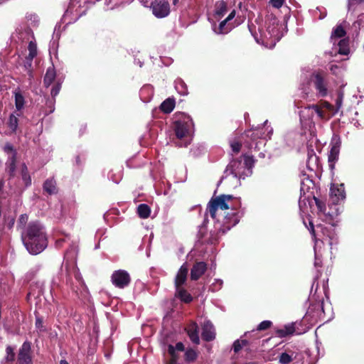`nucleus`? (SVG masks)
I'll return each instance as SVG.
<instances>
[{"instance_id":"f257e3e1","label":"nucleus","mask_w":364,"mask_h":364,"mask_svg":"<svg viewBox=\"0 0 364 364\" xmlns=\"http://www.w3.org/2000/svg\"><path fill=\"white\" fill-rule=\"evenodd\" d=\"M230 210L231 213H227L225 215L223 224H221L219 220L215 224V228L217 230V235L209 238V242L215 243L218 240V235H224L227 231L230 230L232 227L238 224L241 215L240 213L236 210V207L234 202V197L230 195H220L219 196H214L209 200L206 212L209 213L213 219H215L218 210Z\"/></svg>"},{"instance_id":"69168bd1","label":"nucleus","mask_w":364,"mask_h":364,"mask_svg":"<svg viewBox=\"0 0 364 364\" xmlns=\"http://www.w3.org/2000/svg\"><path fill=\"white\" fill-rule=\"evenodd\" d=\"M176 362H173V358H171V360H170V362H169V364H176Z\"/></svg>"},{"instance_id":"4be33fe9","label":"nucleus","mask_w":364,"mask_h":364,"mask_svg":"<svg viewBox=\"0 0 364 364\" xmlns=\"http://www.w3.org/2000/svg\"><path fill=\"white\" fill-rule=\"evenodd\" d=\"M331 196L335 198L334 202H339L340 200L345 198V188L343 184L337 187L331 188Z\"/></svg>"},{"instance_id":"423d86ee","label":"nucleus","mask_w":364,"mask_h":364,"mask_svg":"<svg viewBox=\"0 0 364 364\" xmlns=\"http://www.w3.org/2000/svg\"><path fill=\"white\" fill-rule=\"evenodd\" d=\"M150 8L152 14L157 18L166 17L171 11L170 4L167 0H153Z\"/></svg>"},{"instance_id":"20e7f679","label":"nucleus","mask_w":364,"mask_h":364,"mask_svg":"<svg viewBox=\"0 0 364 364\" xmlns=\"http://www.w3.org/2000/svg\"><path fill=\"white\" fill-rule=\"evenodd\" d=\"M17 364H33L32 343L26 341L17 353Z\"/></svg>"},{"instance_id":"13d9d810","label":"nucleus","mask_w":364,"mask_h":364,"mask_svg":"<svg viewBox=\"0 0 364 364\" xmlns=\"http://www.w3.org/2000/svg\"><path fill=\"white\" fill-rule=\"evenodd\" d=\"M315 265L316 267H321L322 265L321 259L316 257Z\"/></svg>"},{"instance_id":"5701e85b","label":"nucleus","mask_w":364,"mask_h":364,"mask_svg":"<svg viewBox=\"0 0 364 364\" xmlns=\"http://www.w3.org/2000/svg\"><path fill=\"white\" fill-rule=\"evenodd\" d=\"M43 191L50 194H55L58 192L56 186V181L53 178H49L45 181L43 186Z\"/></svg>"},{"instance_id":"ea45409f","label":"nucleus","mask_w":364,"mask_h":364,"mask_svg":"<svg viewBox=\"0 0 364 364\" xmlns=\"http://www.w3.org/2000/svg\"><path fill=\"white\" fill-rule=\"evenodd\" d=\"M248 341L246 340L239 341L237 340L233 342V351L235 353H239L241 350L242 346H247Z\"/></svg>"},{"instance_id":"2eb2a0df","label":"nucleus","mask_w":364,"mask_h":364,"mask_svg":"<svg viewBox=\"0 0 364 364\" xmlns=\"http://www.w3.org/2000/svg\"><path fill=\"white\" fill-rule=\"evenodd\" d=\"M341 142H335L331 149L328 154V161L330 163L331 168H333L336 161L338 160L340 154Z\"/></svg>"},{"instance_id":"a878e982","label":"nucleus","mask_w":364,"mask_h":364,"mask_svg":"<svg viewBox=\"0 0 364 364\" xmlns=\"http://www.w3.org/2000/svg\"><path fill=\"white\" fill-rule=\"evenodd\" d=\"M294 353L292 351H290V353L286 352L282 353L279 358V362L281 364H289L292 362L294 358H296V355L294 356Z\"/></svg>"},{"instance_id":"603ef678","label":"nucleus","mask_w":364,"mask_h":364,"mask_svg":"<svg viewBox=\"0 0 364 364\" xmlns=\"http://www.w3.org/2000/svg\"><path fill=\"white\" fill-rule=\"evenodd\" d=\"M176 350L178 351H184L185 350V346L182 342H177L175 346Z\"/></svg>"},{"instance_id":"e2e57ef3","label":"nucleus","mask_w":364,"mask_h":364,"mask_svg":"<svg viewBox=\"0 0 364 364\" xmlns=\"http://www.w3.org/2000/svg\"><path fill=\"white\" fill-rule=\"evenodd\" d=\"M75 159H76L77 164L80 165V164H81V162H80V156H77Z\"/></svg>"},{"instance_id":"e433bc0d","label":"nucleus","mask_w":364,"mask_h":364,"mask_svg":"<svg viewBox=\"0 0 364 364\" xmlns=\"http://www.w3.org/2000/svg\"><path fill=\"white\" fill-rule=\"evenodd\" d=\"M346 31L344 27L341 25L337 26L333 30L331 37L332 38H342L346 36Z\"/></svg>"},{"instance_id":"a19ab883","label":"nucleus","mask_w":364,"mask_h":364,"mask_svg":"<svg viewBox=\"0 0 364 364\" xmlns=\"http://www.w3.org/2000/svg\"><path fill=\"white\" fill-rule=\"evenodd\" d=\"M272 325V321L264 320L257 325V331H265L271 328Z\"/></svg>"},{"instance_id":"c85d7f7f","label":"nucleus","mask_w":364,"mask_h":364,"mask_svg":"<svg viewBox=\"0 0 364 364\" xmlns=\"http://www.w3.org/2000/svg\"><path fill=\"white\" fill-rule=\"evenodd\" d=\"M198 358V353L193 348H187L185 351V360L187 363L194 362Z\"/></svg>"},{"instance_id":"0eeeda50","label":"nucleus","mask_w":364,"mask_h":364,"mask_svg":"<svg viewBox=\"0 0 364 364\" xmlns=\"http://www.w3.org/2000/svg\"><path fill=\"white\" fill-rule=\"evenodd\" d=\"M264 134L265 132L263 131L262 127H257L256 129L246 131L245 135L250 140V141L248 142L249 148L257 149L258 144L262 143V141H258V140H262Z\"/></svg>"},{"instance_id":"9b49d317","label":"nucleus","mask_w":364,"mask_h":364,"mask_svg":"<svg viewBox=\"0 0 364 364\" xmlns=\"http://www.w3.org/2000/svg\"><path fill=\"white\" fill-rule=\"evenodd\" d=\"M208 269L207 264L204 262H196L191 269V280L197 281L202 275L205 274Z\"/></svg>"},{"instance_id":"c9c22d12","label":"nucleus","mask_w":364,"mask_h":364,"mask_svg":"<svg viewBox=\"0 0 364 364\" xmlns=\"http://www.w3.org/2000/svg\"><path fill=\"white\" fill-rule=\"evenodd\" d=\"M315 202H316V206L318 210L319 213L326 214V203L325 201L321 200V198H316V196H313Z\"/></svg>"},{"instance_id":"f8f14e48","label":"nucleus","mask_w":364,"mask_h":364,"mask_svg":"<svg viewBox=\"0 0 364 364\" xmlns=\"http://www.w3.org/2000/svg\"><path fill=\"white\" fill-rule=\"evenodd\" d=\"M18 157H16L15 154L11 155L7 158L5 164V171L8 175V180H11L15 177L17 169Z\"/></svg>"},{"instance_id":"f03ea898","label":"nucleus","mask_w":364,"mask_h":364,"mask_svg":"<svg viewBox=\"0 0 364 364\" xmlns=\"http://www.w3.org/2000/svg\"><path fill=\"white\" fill-rule=\"evenodd\" d=\"M21 241L31 255L41 253L48 242L44 227L38 221H31L27 225L21 233Z\"/></svg>"},{"instance_id":"c756f323","label":"nucleus","mask_w":364,"mask_h":364,"mask_svg":"<svg viewBox=\"0 0 364 364\" xmlns=\"http://www.w3.org/2000/svg\"><path fill=\"white\" fill-rule=\"evenodd\" d=\"M18 119L16 115L11 114L9 116V119L8 121V126L12 132H16L18 128Z\"/></svg>"},{"instance_id":"bb28decb","label":"nucleus","mask_w":364,"mask_h":364,"mask_svg":"<svg viewBox=\"0 0 364 364\" xmlns=\"http://www.w3.org/2000/svg\"><path fill=\"white\" fill-rule=\"evenodd\" d=\"M6 356L4 358L6 363H12L14 362L16 358V353L14 348L11 346H7L6 348Z\"/></svg>"},{"instance_id":"2f4dec72","label":"nucleus","mask_w":364,"mask_h":364,"mask_svg":"<svg viewBox=\"0 0 364 364\" xmlns=\"http://www.w3.org/2000/svg\"><path fill=\"white\" fill-rule=\"evenodd\" d=\"M176 89L181 95H183V96H186V95L188 93V87L186 85L185 82L181 80L176 82Z\"/></svg>"},{"instance_id":"bf43d9fd","label":"nucleus","mask_w":364,"mask_h":364,"mask_svg":"<svg viewBox=\"0 0 364 364\" xmlns=\"http://www.w3.org/2000/svg\"><path fill=\"white\" fill-rule=\"evenodd\" d=\"M4 181L3 179H0V194L2 192L3 188L4 186Z\"/></svg>"},{"instance_id":"3c124183","label":"nucleus","mask_w":364,"mask_h":364,"mask_svg":"<svg viewBox=\"0 0 364 364\" xmlns=\"http://www.w3.org/2000/svg\"><path fill=\"white\" fill-rule=\"evenodd\" d=\"M28 220V215L26 214H21L18 220V225H25Z\"/></svg>"},{"instance_id":"79ce46f5","label":"nucleus","mask_w":364,"mask_h":364,"mask_svg":"<svg viewBox=\"0 0 364 364\" xmlns=\"http://www.w3.org/2000/svg\"><path fill=\"white\" fill-rule=\"evenodd\" d=\"M36 328L41 331H46V326L43 325V319L38 315H36Z\"/></svg>"},{"instance_id":"8fccbe9b","label":"nucleus","mask_w":364,"mask_h":364,"mask_svg":"<svg viewBox=\"0 0 364 364\" xmlns=\"http://www.w3.org/2000/svg\"><path fill=\"white\" fill-rule=\"evenodd\" d=\"M329 240H328V244L330 246L333 245V243L337 241V237L335 233V231L333 230H331L330 235H328Z\"/></svg>"},{"instance_id":"473e14b6","label":"nucleus","mask_w":364,"mask_h":364,"mask_svg":"<svg viewBox=\"0 0 364 364\" xmlns=\"http://www.w3.org/2000/svg\"><path fill=\"white\" fill-rule=\"evenodd\" d=\"M28 54L27 56L29 58H35L37 55V46L35 41H31L28 45Z\"/></svg>"},{"instance_id":"37998d69","label":"nucleus","mask_w":364,"mask_h":364,"mask_svg":"<svg viewBox=\"0 0 364 364\" xmlns=\"http://www.w3.org/2000/svg\"><path fill=\"white\" fill-rule=\"evenodd\" d=\"M21 310L18 309L14 308L11 309V316L14 318H15L16 325L18 326L21 323L20 315L21 314Z\"/></svg>"},{"instance_id":"f3484780","label":"nucleus","mask_w":364,"mask_h":364,"mask_svg":"<svg viewBox=\"0 0 364 364\" xmlns=\"http://www.w3.org/2000/svg\"><path fill=\"white\" fill-rule=\"evenodd\" d=\"M176 102L173 98L168 97L160 105V110L164 114H170L174 109Z\"/></svg>"},{"instance_id":"4d7b16f0","label":"nucleus","mask_w":364,"mask_h":364,"mask_svg":"<svg viewBox=\"0 0 364 364\" xmlns=\"http://www.w3.org/2000/svg\"><path fill=\"white\" fill-rule=\"evenodd\" d=\"M364 3V0H349V4L351 5Z\"/></svg>"},{"instance_id":"4468645a","label":"nucleus","mask_w":364,"mask_h":364,"mask_svg":"<svg viewBox=\"0 0 364 364\" xmlns=\"http://www.w3.org/2000/svg\"><path fill=\"white\" fill-rule=\"evenodd\" d=\"M187 335L195 345H199L200 336L198 326L196 321H193L191 324L188 325L185 328Z\"/></svg>"},{"instance_id":"4c0bfd02","label":"nucleus","mask_w":364,"mask_h":364,"mask_svg":"<svg viewBox=\"0 0 364 364\" xmlns=\"http://www.w3.org/2000/svg\"><path fill=\"white\" fill-rule=\"evenodd\" d=\"M33 58H29V57H27V55H26V60H25L24 65H23L24 70L27 72V74L30 77H33V75H32V73H33L32 61H33Z\"/></svg>"},{"instance_id":"a211bd4d","label":"nucleus","mask_w":364,"mask_h":364,"mask_svg":"<svg viewBox=\"0 0 364 364\" xmlns=\"http://www.w3.org/2000/svg\"><path fill=\"white\" fill-rule=\"evenodd\" d=\"M21 180L23 182L25 187L27 188L31 186L32 185V178L29 173L28 166L25 163L21 164Z\"/></svg>"},{"instance_id":"39448f33","label":"nucleus","mask_w":364,"mask_h":364,"mask_svg":"<svg viewBox=\"0 0 364 364\" xmlns=\"http://www.w3.org/2000/svg\"><path fill=\"white\" fill-rule=\"evenodd\" d=\"M111 280L114 286L122 289L129 286L131 282V277L127 271L118 269L113 272Z\"/></svg>"},{"instance_id":"7ed1b4c3","label":"nucleus","mask_w":364,"mask_h":364,"mask_svg":"<svg viewBox=\"0 0 364 364\" xmlns=\"http://www.w3.org/2000/svg\"><path fill=\"white\" fill-rule=\"evenodd\" d=\"M194 124L190 115L183 112H178L174 114L173 121V130L176 136L179 140L176 142V146L179 147H186L190 142L186 141H181L183 138L190 136L193 129Z\"/></svg>"},{"instance_id":"b1692460","label":"nucleus","mask_w":364,"mask_h":364,"mask_svg":"<svg viewBox=\"0 0 364 364\" xmlns=\"http://www.w3.org/2000/svg\"><path fill=\"white\" fill-rule=\"evenodd\" d=\"M228 11V4L224 0H220L215 4V15L218 17L223 16Z\"/></svg>"},{"instance_id":"49530a36","label":"nucleus","mask_w":364,"mask_h":364,"mask_svg":"<svg viewBox=\"0 0 364 364\" xmlns=\"http://www.w3.org/2000/svg\"><path fill=\"white\" fill-rule=\"evenodd\" d=\"M284 3H285V0H270L269 1V4H271V6L275 9L282 8V6L284 4Z\"/></svg>"},{"instance_id":"09e8293b","label":"nucleus","mask_w":364,"mask_h":364,"mask_svg":"<svg viewBox=\"0 0 364 364\" xmlns=\"http://www.w3.org/2000/svg\"><path fill=\"white\" fill-rule=\"evenodd\" d=\"M230 146L234 153H239L242 147V144L239 141H233L230 144Z\"/></svg>"},{"instance_id":"412c9836","label":"nucleus","mask_w":364,"mask_h":364,"mask_svg":"<svg viewBox=\"0 0 364 364\" xmlns=\"http://www.w3.org/2000/svg\"><path fill=\"white\" fill-rule=\"evenodd\" d=\"M176 296L178 297L181 301L186 304L191 303L193 301L192 295L185 289H183V287H179L178 289H176Z\"/></svg>"},{"instance_id":"052dcab7","label":"nucleus","mask_w":364,"mask_h":364,"mask_svg":"<svg viewBox=\"0 0 364 364\" xmlns=\"http://www.w3.org/2000/svg\"><path fill=\"white\" fill-rule=\"evenodd\" d=\"M60 364H70L65 359H61L60 361Z\"/></svg>"},{"instance_id":"58836bf2","label":"nucleus","mask_w":364,"mask_h":364,"mask_svg":"<svg viewBox=\"0 0 364 364\" xmlns=\"http://www.w3.org/2000/svg\"><path fill=\"white\" fill-rule=\"evenodd\" d=\"M4 152L6 154H11L14 155L15 154L16 157H18V151L16 150L13 144L10 142H6L2 148Z\"/></svg>"},{"instance_id":"6ab92c4d","label":"nucleus","mask_w":364,"mask_h":364,"mask_svg":"<svg viewBox=\"0 0 364 364\" xmlns=\"http://www.w3.org/2000/svg\"><path fill=\"white\" fill-rule=\"evenodd\" d=\"M235 26L233 22H230L225 18L220 22L219 26L218 29H215V32L217 33H228L232 31Z\"/></svg>"},{"instance_id":"9d476101","label":"nucleus","mask_w":364,"mask_h":364,"mask_svg":"<svg viewBox=\"0 0 364 364\" xmlns=\"http://www.w3.org/2000/svg\"><path fill=\"white\" fill-rule=\"evenodd\" d=\"M201 337L203 341L207 342L214 341L215 328L210 321H205L202 326Z\"/></svg>"},{"instance_id":"0e129e2a","label":"nucleus","mask_w":364,"mask_h":364,"mask_svg":"<svg viewBox=\"0 0 364 364\" xmlns=\"http://www.w3.org/2000/svg\"><path fill=\"white\" fill-rule=\"evenodd\" d=\"M26 33L28 35H30V33H32V30H31V29H26Z\"/></svg>"},{"instance_id":"dca6fc26","label":"nucleus","mask_w":364,"mask_h":364,"mask_svg":"<svg viewBox=\"0 0 364 364\" xmlns=\"http://www.w3.org/2000/svg\"><path fill=\"white\" fill-rule=\"evenodd\" d=\"M56 78V70L53 65H50L47 68L46 71V75L43 78V84L48 87L50 86L51 83H53Z\"/></svg>"},{"instance_id":"864d4df0","label":"nucleus","mask_w":364,"mask_h":364,"mask_svg":"<svg viewBox=\"0 0 364 364\" xmlns=\"http://www.w3.org/2000/svg\"><path fill=\"white\" fill-rule=\"evenodd\" d=\"M321 106L323 108H326L329 110H333V105L328 102H323L321 103Z\"/></svg>"},{"instance_id":"cd10ccee","label":"nucleus","mask_w":364,"mask_h":364,"mask_svg":"<svg viewBox=\"0 0 364 364\" xmlns=\"http://www.w3.org/2000/svg\"><path fill=\"white\" fill-rule=\"evenodd\" d=\"M25 104V99L21 92H15V105L17 110H21Z\"/></svg>"},{"instance_id":"1a4fd4ad","label":"nucleus","mask_w":364,"mask_h":364,"mask_svg":"<svg viewBox=\"0 0 364 364\" xmlns=\"http://www.w3.org/2000/svg\"><path fill=\"white\" fill-rule=\"evenodd\" d=\"M244 169V165L241 159H234L228 164L225 173L231 174L235 177L239 176Z\"/></svg>"},{"instance_id":"72a5a7b5","label":"nucleus","mask_w":364,"mask_h":364,"mask_svg":"<svg viewBox=\"0 0 364 364\" xmlns=\"http://www.w3.org/2000/svg\"><path fill=\"white\" fill-rule=\"evenodd\" d=\"M243 160V168L245 167L247 169H250L254 166L255 159L253 156H250V155L248 154H244Z\"/></svg>"},{"instance_id":"393cba45","label":"nucleus","mask_w":364,"mask_h":364,"mask_svg":"<svg viewBox=\"0 0 364 364\" xmlns=\"http://www.w3.org/2000/svg\"><path fill=\"white\" fill-rule=\"evenodd\" d=\"M136 213L140 218L146 219L151 214V208L146 203H141L136 208Z\"/></svg>"},{"instance_id":"a18cd8bd","label":"nucleus","mask_w":364,"mask_h":364,"mask_svg":"<svg viewBox=\"0 0 364 364\" xmlns=\"http://www.w3.org/2000/svg\"><path fill=\"white\" fill-rule=\"evenodd\" d=\"M60 91V84H56L54 85L50 90V95L53 98V102H55V97Z\"/></svg>"},{"instance_id":"774afa93","label":"nucleus","mask_w":364,"mask_h":364,"mask_svg":"<svg viewBox=\"0 0 364 364\" xmlns=\"http://www.w3.org/2000/svg\"><path fill=\"white\" fill-rule=\"evenodd\" d=\"M259 155H262V157H264V154H263V153H259Z\"/></svg>"},{"instance_id":"680f3d73","label":"nucleus","mask_w":364,"mask_h":364,"mask_svg":"<svg viewBox=\"0 0 364 364\" xmlns=\"http://www.w3.org/2000/svg\"><path fill=\"white\" fill-rule=\"evenodd\" d=\"M363 21H364V15L358 16V21L362 22Z\"/></svg>"},{"instance_id":"ddd939ff","label":"nucleus","mask_w":364,"mask_h":364,"mask_svg":"<svg viewBox=\"0 0 364 364\" xmlns=\"http://www.w3.org/2000/svg\"><path fill=\"white\" fill-rule=\"evenodd\" d=\"M188 272V267L187 264L185 263L181 265L176 275V279L174 282L176 289H178L179 287H181L182 285L185 284L186 281L187 279Z\"/></svg>"},{"instance_id":"5fc2aeb1","label":"nucleus","mask_w":364,"mask_h":364,"mask_svg":"<svg viewBox=\"0 0 364 364\" xmlns=\"http://www.w3.org/2000/svg\"><path fill=\"white\" fill-rule=\"evenodd\" d=\"M236 14L235 10H232L231 13H230L228 16L226 17V19L230 22V21L233 20Z\"/></svg>"},{"instance_id":"338daca9","label":"nucleus","mask_w":364,"mask_h":364,"mask_svg":"<svg viewBox=\"0 0 364 364\" xmlns=\"http://www.w3.org/2000/svg\"><path fill=\"white\" fill-rule=\"evenodd\" d=\"M178 2V0H173V4H176Z\"/></svg>"},{"instance_id":"6e6552de","label":"nucleus","mask_w":364,"mask_h":364,"mask_svg":"<svg viewBox=\"0 0 364 364\" xmlns=\"http://www.w3.org/2000/svg\"><path fill=\"white\" fill-rule=\"evenodd\" d=\"M313 82L318 96L321 97H326L328 90L326 87V82L323 74L319 73V72L315 74L314 75Z\"/></svg>"},{"instance_id":"c03bdc74","label":"nucleus","mask_w":364,"mask_h":364,"mask_svg":"<svg viewBox=\"0 0 364 364\" xmlns=\"http://www.w3.org/2000/svg\"><path fill=\"white\" fill-rule=\"evenodd\" d=\"M168 353L171 355V358H173V362H177V360L178 358V354L176 353V348L172 345L168 346Z\"/></svg>"},{"instance_id":"de8ad7c7","label":"nucleus","mask_w":364,"mask_h":364,"mask_svg":"<svg viewBox=\"0 0 364 364\" xmlns=\"http://www.w3.org/2000/svg\"><path fill=\"white\" fill-rule=\"evenodd\" d=\"M343 93H342V92L338 93V97L336 99V102H335L336 107V111H338L339 109H341L342 102H343Z\"/></svg>"},{"instance_id":"aec40b11","label":"nucleus","mask_w":364,"mask_h":364,"mask_svg":"<svg viewBox=\"0 0 364 364\" xmlns=\"http://www.w3.org/2000/svg\"><path fill=\"white\" fill-rule=\"evenodd\" d=\"M296 328L294 323L287 324L284 326V328L277 329L275 333L278 337L284 338L287 336H291L295 332Z\"/></svg>"},{"instance_id":"7c9ffc66","label":"nucleus","mask_w":364,"mask_h":364,"mask_svg":"<svg viewBox=\"0 0 364 364\" xmlns=\"http://www.w3.org/2000/svg\"><path fill=\"white\" fill-rule=\"evenodd\" d=\"M338 46L340 54L348 55L350 53L348 40H345V38L341 40L338 43Z\"/></svg>"},{"instance_id":"f704fd0d","label":"nucleus","mask_w":364,"mask_h":364,"mask_svg":"<svg viewBox=\"0 0 364 364\" xmlns=\"http://www.w3.org/2000/svg\"><path fill=\"white\" fill-rule=\"evenodd\" d=\"M309 109H312L314 112L318 114L320 119H324L326 117V114L323 110V107L321 105L314 104L308 106Z\"/></svg>"},{"instance_id":"6e6d98bb","label":"nucleus","mask_w":364,"mask_h":364,"mask_svg":"<svg viewBox=\"0 0 364 364\" xmlns=\"http://www.w3.org/2000/svg\"><path fill=\"white\" fill-rule=\"evenodd\" d=\"M309 225H310V228H309V230H310V234L313 236V237H315L316 236V230L314 229V225L313 224V222L312 221H309Z\"/></svg>"}]
</instances>
